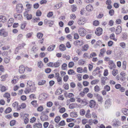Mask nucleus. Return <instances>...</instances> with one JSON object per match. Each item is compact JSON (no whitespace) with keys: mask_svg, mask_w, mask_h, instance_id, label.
Wrapping results in <instances>:
<instances>
[{"mask_svg":"<svg viewBox=\"0 0 128 128\" xmlns=\"http://www.w3.org/2000/svg\"><path fill=\"white\" fill-rule=\"evenodd\" d=\"M27 84L28 88H26L24 90L25 93L28 94L36 91V88L35 86V84L33 82L29 80L28 81Z\"/></svg>","mask_w":128,"mask_h":128,"instance_id":"1","label":"nucleus"},{"mask_svg":"<svg viewBox=\"0 0 128 128\" xmlns=\"http://www.w3.org/2000/svg\"><path fill=\"white\" fill-rule=\"evenodd\" d=\"M78 32L80 36H84L86 34V30L82 27H80L78 30Z\"/></svg>","mask_w":128,"mask_h":128,"instance_id":"2","label":"nucleus"},{"mask_svg":"<svg viewBox=\"0 0 128 128\" xmlns=\"http://www.w3.org/2000/svg\"><path fill=\"white\" fill-rule=\"evenodd\" d=\"M0 36L3 37H6L8 36V32L4 28H2L0 30Z\"/></svg>","mask_w":128,"mask_h":128,"instance_id":"3","label":"nucleus"},{"mask_svg":"<svg viewBox=\"0 0 128 128\" xmlns=\"http://www.w3.org/2000/svg\"><path fill=\"white\" fill-rule=\"evenodd\" d=\"M23 9V7L22 4H19L17 5L16 10L18 12H22Z\"/></svg>","mask_w":128,"mask_h":128,"instance_id":"4","label":"nucleus"},{"mask_svg":"<svg viewBox=\"0 0 128 128\" xmlns=\"http://www.w3.org/2000/svg\"><path fill=\"white\" fill-rule=\"evenodd\" d=\"M86 22V20L85 18L82 17L79 18L78 20V24L80 25L84 24Z\"/></svg>","mask_w":128,"mask_h":128,"instance_id":"5","label":"nucleus"},{"mask_svg":"<svg viewBox=\"0 0 128 128\" xmlns=\"http://www.w3.org/2000/svg\"><path fill=\"white\" fill-rule=\"evenodd\" d=\"M113 122V126L116 127L120 126L121 124L120 122L118 120H114Z\"/></svg>","mask_w":128,"mask_h":128,"instance_id":"6","label":"nucleus"},{"mask_svg":"<svg viewBox=\"0 0 128 128\" xmlns=\"http://www.w3.org/2000/svg\"><path fill=\"white\" fill-rule=\"evenodd\" d=\"M56 78L57 80L58 83L60 85L62 84V78L60 76L59 74L56 73Z\"/></svg>","mask_w":128,"mask_h":128,"instance_id":"7","label":"nucleus"},{"mask_svg":"<svg viewBox=\"0 0 128 128\" xmlns=\"http://www.w3.org/2000/svg\"><path fill=\"white\" fill-rule=\"evenodd\" d=\"M95 96L98 100V101L100 102L101 104H102L103 102V98L102 96L97 94H96Z\"/></svg>","mask_w":128,"mask_h":128,"instance_id":"8","label":"nucleus"},{"mask_svg":"<svg viewBox=\"0 0 128 128\" xmlns=\"http://www.w3.org/2000/svg\"><path fill=\"white\" fill-rule=\"evenodd\" d=\"M102 29L100 28H97L95 31V33L98 36H100L102 34Z\"/></svg>","mask_w":128,"mask_h":128,"instance_id":"9","label":"nucleus"},{"mask_svg":"<svg viewBox=\"0 0 128 128\" xmlns=\"http://www.w3.org/2000/svg\"><path fill=\"white\" fill-rule=\"evenodd\" d=\"M111 105V100L110 99H107L105 102L104 106L108 108Z\"/></svg>","mask_w":128,"mask_h":128,"instance_id":"10","label":"nucleus"},{"mask_svg":"<svg viewBox=\"0 0 128 128\" xmlns=\"http://www.w3.org/2000/svg\"><path fill=\"white\" fill-rule=\"evenodd\" d=\"M83 42L82 41L77 40L74 41V45L76 46H81L83 44Z\"/></svg>","mask_w":128,"mask_h":128,"instance_id":"11","label":"nucleus"},{"mask_svg":"<svg viewBox=\"0 0 128 128\" xmlns=\"http://www.w3.org/2000/svg\"><path fill=\"white\" fill-rule=\"evenodd\" d=\"M0 90L2 92H4L6 91L8 89V88L6 86H3L2 84H0Z\"/></svg>","mask_w":128,"mask_h":128,"instance_id":"12","label":"nucleus"},{"mask_svg":"<svg viewBox=\"0 0 128 128\" xmlns=\"http://www.w3.org/2000/svg\"><path fill=\"white\" fill-rule=\"evenodd\" d=\"M48 96L45 93H43L40 94L39 96V99L40 100H45Z\"/></svg>","mask_w":128,"mask_h":128,"instance_id":"13","label":"nucleus"},{"mask_svg":"<svg viewBox=\"0 0 128 128\" xmlns=\"http://www.w3.org/2000/svg\"><path fill=\"white\" fill-rule=\"evenodd\" d=\"M42 121L44 122L47 120L48 119V116L46 114L42 115L40 117Z\"/></svg>","mask_w":128,"mask_h":128,"instance_id":"14","label":"nucleus"},{"mask_svg":"<svg viewBox=\"0 0 128 128\" xmlns=\"http://www.w3.org/2000/svg\"><path fill=\"white\" fill-rule=\"evenodd\" d=\"M25 70V68L23 65L20 66L19 67V71L21 74L24 73Z\"/></svg>","mask_w":128,"mask_h":128,"instance_id":"15","label":"nucleus"},{"mask_svg":"<svg viewBox=\"0 0 128 128\" xmlns=\"http://www.w3.org/2000/svg\"><path fill=\"white\" fill-rule=\"evenodd\" d=\"M122 31L121 27L120 26H118L116 30V33L117 34H119Z\"/></svg>","mask_w":128,"mask_h":128,"instance_id":"16","label":"nucleus"},{"mask_svg":"<svg viewBox=\"0 0 128 128\" xmlns=\"http://www.w3.org/2000/svg\"><path fill=\"white\" fill-rule=\"evenodd\" d=\"M106 77H102L101 78V84L102 85H104L105 84L107 80Z\"/></svg>","mask_w":128,"mask_h":128,"instance_id":"17","label":"nucleus"},{"mask_svg":"<svg viewBox=\"0 0 128 128\" xmlns=\"http://www.w3.org/2000/svg\"><path fill=\"white\" fill-rule=\"evenodd\" d=\"M86 9L87 11L90 12L93 10V8L92 6L91 5H88L86 6Z\"/></svg>","mask_w":128,"mask_h":128,"instance_id":"18","label":"nucleus"},{"mask_svg":"<svg viewBox=\"0 0 128 128\" xmlns=\"http://www.w3.org/2000/svg\"><path fill=\"white\" fill-rule=\"evenodd\" d=\"M14 22V19L12 18H10L8 20V27L12 25V24Z\"/></svg>","mask_w":128,"mask_h":128,"instance_id":"19","label":"nucleus"},{"mask_svg":"<svg viewBox=\"0 0 128 128\" xmlns=\"http://www.w3.org/2000/svg\"><path fill=\"white\" fill-rule=\"evenodd\" d=\"M96 104L95 101L93 100H91L90 102V106L91 108H93L95 106Z\"/></svg>","mask_w":128,"mask_h":128,"instance_id":"20","label":"nucleus"},{"mask_svg":"<svg viewBox=\"0 0 128 128\" xmlns=\"http://www.w3.org/2000/svg\"><path fill=\"white\" fill-rule=\"evenodd\" d=\"M42 126V124L39 123H36L33 126L34 128H41Z\"/></svg>","mask_w":128,"mask_h":128,"instance_id":"21","label":"nucleus"},{"mask_svg":"<svg viewBox=\"0 0 128 128\" xmlns=\"http://www.w3.org/2000/svg\"><path fill=\"white\" fill-rule=\"evenodd\" d=\"M18 76H14L13 78V80H12V84H15L18 82Z\"/></svg>","mask_w":128,"mask_h":128,"instance_id":"22","label":"nucleus"},{"mask_svg":"<svg viewBox=\"0 0 128 128\" xmlns=\"http://www.w3.org/2000/svg\"><path fill=\"white\" fill-rule=\"evenodd\" d=\"M14 18L16 19L20 20L22 18V16L20 14H15L14 15Z\"/></svg>","mask_w":128,"mask_h":128,"instance_id":"23","label":"nucleus"},{"mask_svg":"<svg viewBox=\"0 0 128 128\" xmlns=\"http://www.w3.org/2000/svg\"><path fill=\"white\" fill-rule=\"evenodd\" d=\"M55 47V45L54 44H52L49 46L47 48V50L48 51H51L53 50Z\"/></svg>","mask_w":128,"mask_h":128,"instance_id":"24","label":"nucleus"},{"mask_svg":"<svg viewBox=\"0 0 128 128\" xmlns=\"http://www.w3.org/2000/svg\"><path fill=\"white\" fill-rule=\"evenodd\" d=\"M6 17L4 16H0V22H6Z\"/></svg>","mask_w":128,"mask_h":128,"instance_id":"25","label":"nucleus"},{"mask_svg":"<svg viewBox=\"0 0 128 128\" xmlns=\"http://www.w3.org/2000/svg\"><path fill=\"white\" fill-rule=\"evenodd\" d=\"M37 66L40 68H43L44 65L43 62L41 61L38 62L37 63Z\"/></svg>","mask_w":128,"mask_h":128,"instance_id":"26","label":"nucleus"},{"mask_svg":"<svg viewBox=\"0 0 128 128\" xmlns=\"http://www.w3.org/2000/svg\"><path fill=\"white\" fill-rule=\"evenodd\" d=\"M60 50L62 51H64L66 50L65 46L64 44L60 45L59 46Z\"/></svg>","mask_w":128,"mask_h":128,"instance_id":"27","label":"nucleus"},{"mask_svg":"<svg viewBox=\"0 0 128 128\" xmlns=\"http://www.w3.org/2000/svg\"><path fill=\"white\" fill-rule=\"evenodd\" d=\"M37 101L36 100H34L31 102L32 104L34 107H37L38 106V104L37 103Z\"/></svg>","mask_w":128,"mask_h":128,"instance_id":"28","label":"nucleus"},{"mask_svg":"<svg viewBox=\"0 0 128 128\" xmlns=\"http://www.w3.org/2000/svg\"><path fill=\"white\" fill-rule=\"evenodd\" d=\"M26 104L24 103H22L21 104L19 108H18L17 110H20L21 108H26Z\"/></svg>","mask_w":128,"mask_h":128,"instance_id":"29","label":"nucleus"},{"mask_svg":"<svg viewBox=\"0 0 128 128\" xmlns=\"http://www.w3.org/2000/svg\"><path fill=\"white\" fill-rule=\"evenodd\" d=\"M85 116L86 118H91V115L90 113V110H88L87 111Z\"/></svg>","mask_w":128,"mask_h":128,"instance_id":"30","label":"nucleus"},{"mask_svg":"<svg viewBox=\"0 0 128 128\" xmlns=\"http://www.w3.org/2000/svg\"><path fill=\"white\" fill-rule=\"evenodd\" d=\"M108 64H112L111 66L110 67V68L112 69V67H114L115 66V65L114 64L113 61L112 60H110L108 62Z\"/></svg>","mask_w":128,"mask_h":128,"instance_id":"31","label":"nucleus"},{"mask_svg":"<svg viewBox=\"0 0 128 128\" xmlns=\"http://www.w3.org/2000/svg\"><path fill=\"white\" fill-rule=\"evenodd\" d=\"M38 50V48L36 46H34L32 49V53H35Z\"/></svg>","mask_w":128,"mask_h":128,"instance_id":"32","label":"nucleus"},{"mask_svg":"<svg viewBox=\"0 0 128 128\" xmlns=\"http://www.w3.org/2000/svg\"><path fill=\"white\" fill-rule=\"evenodd\" d=\"M10 58L9 56H6L4 58V61L6 63H8L9 62Z\"/></svg>","mask_w":128,"mask_h":128,"instance_id":"33","label":"nucleus"},{"mask_svg":"<svg viewBox=\"0 0 128 128\" xmlns=\"http://www.w3.org/2000/svg\"><path fill=\"white\" fill-rule=\"evenodd\" d=\"M62 93V90L61 89H58L55 92V94L57 95H59Z\"/></svg>","mask_w":128,"mask_h":128,"instance_id":"34","label":"nucleus"},{"mask_svg":"<svg viewBox=\"0 0 128 128\" xmlns=\"http://www.w3.org/2000/svg\"><path fill=\"white\" fill-rule=\"evenodd\" d=\"M70 116L72 117H76L77 116L76 113L74 112H71L70 114Z\"/></svg>","mask_w":128,"mask_h":128,"instance_id":"35","label":"nucleus"},{"mask_svg":"<svg viewBox=\"0 0 128 128\" xmlns=\"http://www.w3.org/2000/svg\"><path fill=\"white\" fill-rule=\"evenodd\" d=\"M46 81L45 80H42L39 81L38 82L39 85H42L46 83Z\"/></svg>","mask_w":128,"mask_h":128,"instance_id":"36","label":"nucleus"},{"mask_svg":"<svg viewBox=\"0 0 128 128\" xmlns=\"http://www.w3.org/2000/svg\"><path fill=\"white\" fill-rule=\"evenodd\" d=\"M94 90L95 92H98L100 90V88L98 86L96 85L94 86Z\"/></svg>","mask_w":128,"mask_h":128,"instance_id":"37","label":"nucleus"},{"mask_svg":"<svg viewBox=\"0 0 128 128\" xmlns=\"http://www.w3.org/2000/svg\"><path fill=\"white\" fill-rule=\"evenodd\" d=\"M99 82L98 80H93L91 82V84L92 85L95 84H98Z\"/></svg>","mask_w":128,"mask_h":128,"instance_id":"38","label":"nucleus"},{"mask_svg":"<svg viewBox=\"0 0 128 128\" xmlns=\"http://www.w3.org/2000/svg\"><path fill=\"white\" fill-rule=\"evenodd\" d=\"M122 112L124 114L126 115H128V110L127 109H123L122 110Z\"/></svg>","mask_w":128,"mask_h":128,"instance_id":"39","label":"nucleus"},{"mask_svg":"<svg viewBox=\"0 0 128 128\" xmlns=\"http://www.w3.org/2000/svg\"><path fill=\"white\" fill-rule=\"evenodd\" d=\"M88 48V44L85 45L82 48V50L83 51H86Z\"/></svg>","mask_w":128,"mask_h":128,"instance_id":"40","label":"nucleus"},{"mask_svg":"<svg viewBox=\"0 0 128 128\" xmlns=\"http://www.w3.org/2000/svg\"><path fill=\"white\" fill-rule=\"evenodd\" d=\"M68 73L70 75H73L75 74V72L72 69L69 70L68 71Z\"/></svg>","mask_w":128,"mask_h":128,"instance_id":"41","label":"nucleus"},{"mask_svg":"<svg viewBox=\"0 0 128 128\" xmlns=\"http://www.w3.org/2000/svg\"><path fill=\"white\" fill-rule=\"evenodd\" d=\"M72 10L73 12H74L76 11L77 9V7L75 5H73L72 6Z\"/></svg>","mask_w":128,"mask_h":128,"instance_id":"42","label":"nucleus"},{"mask_svg":"<svg viewBox=\"0 0 128 128\" xmlns=\"http://www.w3.org/2000/svg\"><path fill=\"white\" fill-rule=\"evenodd\" d=\"M44 110L43 106H39L37 109V110L39 112H41L43 111Z\"/></svg>","mask_w":128,"mask_h":128,"instance_id":"43","label":"nucleus"},{"mask_svg":"<svg viewBox=\"0 0 128 128\" xmlns=\"http://www.w3.org/2000/svg\"><path fill=\"white\" fill-rule=\"evenodd\" d=\"M8 76V75L7 74L2 76H1V78L2 79V80H1L2 81H5Z\"/></svg>","mask_w":128,"mask_h":128,"instance_id":"44","label":"nucleus"},{"mask_svg":"<svg viewBox=\"0 0 128 128\" xmlns=\"http://www.w3.org/2000/svg\"><path fill=\"white\" fill-rule=\"evenodd\" d=\"M60 117L59 116H57L55 118L54 121L58 123L60 121Z\"/></svg>","mask_w":128,"mask_h":128,"instance_id":"45","label":"nucleus"},{"mask_svg":"<svg viewBox=\"0 0 128 128\" xmlns=\"http://www.w3.org/2000/svg\"><path fill=\"white\" fill-rule=\"evenodd\" d=\"M112 73L113 75L114 76H115L118 73V70L116 69H114L112 71Z\"/></svg>","mask_w":128,"mask_h":128,"instance_id":"46","label":"nucleus"},{"mask_svg":"<svg viewBox=\"0 0 128 128\" xmlns=\"http://www.w3.org/2000/svg\"><path fill=\"white\" fill-rule=\"evenodd\" d=\"M33 34L32 32L28 33L26 35V37L27 38H30L32 37Z\"/></svg>","mask_w":128,"mask_h":128,"instance_id":"47","label":"nucleus"},{"mask_svg":"<svg viewBox=\"0 0 128 128\" xmlns=\"http://www.w3.org/2000/svg\"><path fill=\"white\" fill-rule=\"evenodd\" d=\"M43 36V34L40 32H38L37 34V36L38 38H42Z\"/></svg>","mask_w":128,"mask_h":128,"instance_id":"48","label":"nucleus"},{"mask_svg":"<svg viewBox=\"0 0 128 128\" xmlns=\"http://www.w3.org/2000/svg\"><path fill=\"white\" fill-rule=\"evenodd\" d=\"M4 97L6 98H9L10 97V94L9 93H6L3 96Z\"/></svg>","mask_w":128,"mask_h":128,"instance_id":"49","label":"nucleus"},{"mask_svg":"<svg viewBox=\"0 0 128 128\" xmlns=\"http://www.w3.org/2000/svg\"><path fill=\"white\" fill-rule=\"evenodd\" d=\"M86 112L85 110L83 109H81L80 112V114L81 115L83 116L85 114Z\"/></svg>","mask_w":128,"mask_h":128,"instance_id":"50","label":"nucleus"},{"mask_svg":"<svg viewBox=\"0 0 128 128\" xmlns=\"http://www.w3.org/2000/svg\"><path fill=\"white\" fill-rule=\"evenodd\" d=\"M115 35L114 34H112L110 36V38L112 39H113L115 41H116L117 40L114 38Z\"/></svg>","mask_w":128,"mask_h":128,"instance_id":"51","label":"nucleus"},{"mask_svg":"<svg viewBox=\"0 0 128 128\" xmlns=\"http://www.w3.org/2000/svg\"><path fill=\"white\" fill-rule=\"evenodd\" d=\"M77 71L78 73H82L83 72V69L82 68H77Z\"/></svg>","mask_w":128,"mask_h":128,"instance_id":"52","label":"nucleus"},{"mask_svg":"<svg viewBox=\"0 0 128 128\" xmlns=\"http://www.w3.org/2000/svg\"><path fill=\"white\" fill-rule=\"evenodd\" d=\"M13 106L14 108H19L18 106V104L17 102H15L12 105Z\"/></svg>","mask_w":128,"mask_h":128,"instance_id":"53","label":"nucleus"},{"mask_svg":"<svg viewBox=\"0 0 128 128\" xmlns=\"http://www.w3.org/2000/svg\"><path fill=\"white\" fill-rule=\"evenodd\" d=\"M76 18V16L74 14H72L70 15V18L71 20H74Z\"/></svg>","mask_w":128,"mask_h":128,"instance_id":"54","label":"nucleus"},{"mask_svg":"<svg viewBox=\"0 0 128 128\" xmlns=\"http://www.w3.org/2000/svg\"><path fill=\"white\" fill-rule=\"evenodd\" d=\"M29 98L30 99H35L36 98L35 96V95L34 94H32L30 95L29 96Z\"/></svg>","mask_w":128,"mask_h":128,"instance_id":"55","label":"nucleus"},{"mask_svg":"<svg viewBox=\"0 0 128 128\" xmlns=\"http://www.w3.org/2000/svg\"><path fill=\"white\" fill-rule=\"evenodd\" d=\"M12 111L11 108L9 107L6 109L5 111V112L6 114L9 113Z\"/></svg>","mask_w":128,"mask_h":128,"instance_id":"56","label":"nucleus"},{"mask_svg":"<svg viewBox=\"0 0 128 128\" xmlns=\"http://www.w3.org/2000/svg\"><path fill=\"white\" fill-rule=\"evenodd\" d=\"M104 89L107 91L108 92L110 90V88L109 86L108 85H106L104 87Z\"/></svg>","mask_w":128,"mask_h":128,"instance_id":"57","label":"nucleus"},{"mask_svg":"<svg viewBox=\"0 0 128 128\" xmlns=\"http://www.w3.org/2000/svg\"><path fill=\"white\" fill-rule=\"evenodd\" d=\"M62 68L63 70H66L67 68V64H64L62 66Z\"/></svg>","mask_w":128,"mask_h":128,"instance_id":"58","label":"nucleus"},{"mask_svg":"<svg viewBox=\"0 0 128 128\" xmlns=\"http://www.w3.org/2000/svg\"><path fill=\"white\" fill-rule=\"evenodd\" d=\"M46 105L48 107H50L52 106L53 104L52 102H49L47 103Z\"/></svg>","mask_w":128,"mask_h":128,"instance_id":"59","label":"nucleus"},{"mask_svg":"<svg viewBox=\"0 0 128 128\" xmlns=\"http://www.w3.org/2000/svg\"><path fill=\"white\" fill-rule=\"evenodd\" d=\"M66 47L68 48H70L71 47L72 45L69 42H66Z\"/></svg>","mask_w":128,"mask_h":128,"instance_id":"60","label":"nucleus"},{"mask_svg":"<svg viewBox=\"0 0 128 128\" xmlns=\"http://www.w3.org/2000/svg\"><path fill=\"white\" fill-rule=\"evenodd\" d=\"M54 67L57 68L58 67L60 66V63L58 62L54 63Z\"/></svg>","mask_w":128,"mask_h":128,"instance_id":"61","label":"nucleus"},{"mask_svg":"<svg viewBox=\"0 0 128 128\" xmlns=\"http://www.w3.org/2000/svg\"><path fill=\"white\" fill-rule=\"evenodd\" d=\"M66 111V109L64 108H62L60 109L59 112L61 113H63L64 112Z\"/></svg>","mask_w":128,"mask_h":128,"instance_id":"62","label":"nucleus"},{"mask_svg":"<svg viewBox=\"0 0 128 128\" xmlns=\"http://www.w3.org/2000/svg\"><path fill=\"white\" fill-rule=\"evenodd\" d=\"M126 61H124L122 63V67L124 70H125L126 68Z\"/></svg>","mask_w":128,"mask_h":128,"instance_id":"63","label":"nucleus"},{"mask_svg":"<svg viewBox=\"0 0 128 128\" xmlns=\"http://www.w3.org/2000/svg\"><path fill=\"white\" fill-rule=\"evenodd\" d=\"M68 78V75L64 76V77L63 80L64 82H66Z\"/></svg>","mask_w":128,"mask_h":128,"instance_id":"64","label":"nucleus"}]
</instances>
